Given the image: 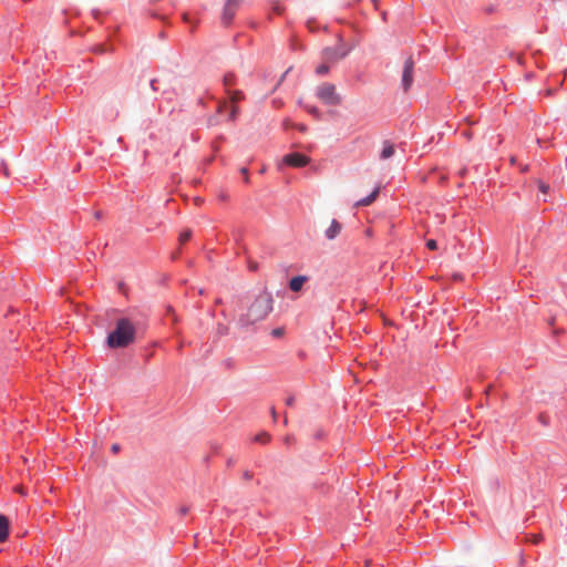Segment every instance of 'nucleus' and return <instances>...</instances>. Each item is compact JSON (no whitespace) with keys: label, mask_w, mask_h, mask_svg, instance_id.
Wrapping results in <instances>:
<instances>
[{"label":"nucleus","mask_w":567,"mask_h":567,"mask_svg":"<svg viewBox=\"0 0 567 567\" xmlns=\"http://www.w3.org/2000/svg\"><path fill=\"white\" fill-rule=\"evenodd\" d=\"M274 299L270 292L261 291L249 305L241 321L246 324H254L264 320L272 310Z\"/></svg>","instance_id":"obj_1"},{"label":"nucleus","mask_w":567,"mask_h":567,"mask_svg":"<svg viewBox=\"0 0 567 567\" xmlns=\"http://www.w3.org/2000/svg\"><path fill=\"white\" fill-rule=\"evenodd\" d=\"M136 329L126 318L117 320L114 331L107 336V346L112 349L125 348L134 342Z\"/></svg>","instance_id":"obj_2"},{"label":"nucleus","mask_w":567,"mask_h":567,"mask_svg":"<svg viewBox=\"0 0 567 567\" xmlns=\"http://www.w3.org/2000/svg\"><path fill=\"white\" fill-rule=\"evenodd\" d=\"M351 51V48L347 47L341 40L338 42V44L333 48H324L322 50V60L327 63L334 64L338 61L346 58L349 52Z\"/></svg>","instance_id":"obj_3"},{"label":"nucleus","mask_w":567,"mask_h":567,"mask_svg":"<svg viewBox=\"0 0 567 567\" xmlns=\"http://www.w3.org/2000/svg\"><path fill=\"white\" fill-rule=\"evenodd\" d=\"M318 99L328 105H338L341 102L340 95L336 91V86L331 83H322L317 89Z\"/></svg>","instance_id":"obj_4"},{"label":"nucleus","mask_w":567,"mask_h":567,"mask_svg":"<svg viewBox=\"0 0 567 567\" xmlns=\"http://www.w3.org/2000/svg\"><path fill=\"white\" fill-rule=\"evenodd\" d=\"M243 0H226L223 12H221V23L224 25H229L233 21L237 10L239 9Z\"/></svg>","instance_id":"obj_5"},{"label":"nucleus","mask_w":567,"mask_h":567,"mask_svg":"<svg viewBox=\"0 0 567 567\" xmlns=\"http://www.w3.org/2000/svg\"><path fill=\"white\" fill-rule=\"evenodd\" d=\"M413 70H414V62L412 58H408L403 65V72H402V87L406 92L412 83H413Z\"/></svg>","instance_id":"obj_6"},{"label":"nucleus","mask_w":567,"mask_h":567,"mask_svg":"<svg viewBox=\"0 0 567 567\" xmlns=\"http://www.w3.org/2000/svg\"><path fill=\"white\" fill-rule=\"evenodd\" d=\"M309 158L299 153H291L284 157V163L292 167H302L307 165Z\"/></svg>","instance_id":"obj_7"},{"label":"nucleus","mask_w":567,"mask_h":567,"mask_svg":"<svg viewBox=\"0 0 567 567\" xmlns=\"http://www.w3.org/2000/svg\"><path fill=\"white\" fill-rule=\"evenodd\" d=\"M229 94V99H230V102H231V110H230V114H229V118L231 121H234L237 116V113L239 111L238 106L236 105L238 102H240L241 100H244L245 95L241 91H230L228 92Z\"/></svg>","instance_id":"obj_8"},{"label":"nucleus","mask_w":567,"mask_h":567,"mask_svg":"<svg viewBox=\"0 0 567 567\" xmlns=\"http://www.w3.org/2000/svg\"><path fill=\"white\" fill-rule=\"evenodd\" d=\"M341 229H342L341 224L338 220L333 219L331 221V225L326 230V237L329 240H332L341 233Z\"/></svg>","instance_id":"obj_9"},{"label":"nucleus","mask_w":567,"mask_h":567,"mask_svg":"<svg viewBox=\"0 0 567 567\" xmlns=\"http://www.w3.org/2000/svg\"><path fill=\"white\" fill-rule=\"evenodd\" d=\"M9 536V519L4 515H0V543L8 539Z\"/></svg>","instance_id":"obj_10"},{"label":"nucleus","mask_w":567,"mask_h":567,"mask_svg":"<svg viewBox=\"0 0 567 567\" xmlns=\"http://www.w3.org/2000/svg\"><path fill=\"white\" fill-rule=\"evenodd\" d=\"M307 281V277L305 276H296L293 278L290 279L289 281V288L292 290V291H300L303 284Z\"/></svg>","instance_id":"obj_11"},{"label":"nucleus","mask_w":567,"mask_h":567,"mask_svg":"<svg viewBox=\"0 0 567 567\" xmlns=\"http://www.w3.org/2000/svg\"><path fill=\"white\" fill-rule=\"evenodd\" d=\"M378 194H379V188H375L369 196L358 200L355 203V206L359 207V206H369V205H371L375 200Z\"/></svg>","instance_id":"obj_12"},{"label":"nucleus","mask_w":567,"mask_h":567,"mask_svg":"<svg viewBox=\"0 0 567 567\" xmlns=\"http://www.w3.org/2000/svg\"><path fill=\"white\" fill-rule=\"evenodd\" d=\"M394 152H395V150H394L393 144L385 142L383 145V148L381 151L380 157L382 159H388L394 155Z\"/></svg>","instance_id":"obj_13"},{"label":"nucleus","mask_w":567,"mask_h":567,"mask_svg":"<svg viewBox=\"0 0 567 567\" xmlns=\"http://www.w3.org/2000/svg\"><path fill=\"white\" fill-rule=\"evenodd\" d=\"M329 64H330V63H327V62H324V61H323V63H322V64H320V65L316 69V73H317L318 75H326V74L329 72V69H330Z\"/></svg>","instance_id":"obj_14"},{"label":"nucleus","mask_w":567,"mask_h":567,"mask_svg":"<svg viewBox=\"0 0 567 567\" xmlns=\"http://www.w3.org/2000/svg\"><path fill=\"white\" fill-rule=\"evenodd\" d=\"M255 441L258 442V443H262V444H266L270 441V435L266 432L264 433H260L258 435L255 436Z\"/></svg>","instance_id":"obj_15"},{"label":"nucleus","mask_w":567,"mask_h":567,"mask_svg":"<svg viewBox=\"0 0 567 567\" xmlns=\"http://www.w3.org/2000/svg\"><path fill=\"white\" fill-rule=\"evenodd\" d=\"M192 236V233L190 230H185L183 231L181 235H179V241L183 244V243H186Z\"/></svg>","instance_id":"obj_16"},{"label":"nucleus","mask_w":567,"mask_h":567,"mask_svg":"<svg viewBox=\"0 0 567 567\" xmlns=\"http://www.w3.org/2000/svg\"><path fill=\"white\" fill-rule=\"evenodd\" d=\"M538 189L543 193V194H547L548 190H549V185L539 181L538 182Z\"/></svg>","instance_id":"obj_17"},{"label":"nucleus","mask_w":567,"mask_h":567,"mask_svg":"<svg viewBox=\"0 0 567 567\" xmlns=\"http://www.w3.org/2000/svg\"><path fill=\"white\" fill-rule=\"evenodd\" d=\"M426 247L431 250H435L437 248V244L434 239H429L426 241Z\"/></svg>","instance_id":"obj_18"},{"label":"nucleus","mask_w":567,"mask_h":567,"mask_svg":"<svg viewBox=\"0 0 567 567\" xmlns=\"http://www.w3.org/2000/svg\"><path fill=\"white\" fill-rule=\"evenodd\" d=\"M248 269L250 271H256L258 269V264L254 260H248Z\"/></svg>","instance_id":"obj_19"},{"label":"nucleus","mask_w":567,"mask_h":567,"mask_svg":"<svg viewBox=\"0 0 567 567\" xmlns=\"http://www.w3.org/2000/svg\"><path fill=\"white\" fill-rule=\"evenodd\" d=\"M306 109H307V111L309 113L313 114L315 116H319V110L317 107H315V106H307Z\"/></svg>","instance_id":"obj_20"},{"label":"nucleus","mask_w":567,"mask_h":567,"mask_svg":"<svg viewBox=\"0 0 567 567\" xmlns=\"http://www.w3.org/2000/svg\"><path fill=\"white\" fill-rule=\"evenodd\" d=\"M224 81H225L226 85H231L234 83V75H231V74L226 75Z\"/></svg>","instance_id":"obj_21"},{"label":"nucleus","mask_w":567,"mask_h":567,"mask_svg":"<svg viewBox=\"0 0 567 567\" xmlns=\"http://www.w3.org/2000/svg\"><path fill=\"white\" fill-rule=\"evenodd\" d=\"M540 540H542V535L540 534L533 535L532 538H530V542L534 543V544H538Z\"/></svg>","instance_id":"obj_22"},{"label":"nucleus","mask_w":567,"mask_h":567,"mask_svg":"<svg viewBox=\"0 0 567 567\" xmlns=\"http://www.w3.org/2000/svg\"><path fill=\"white\" fill-rule=\"evenodd\" d=\"M243 176H245V182L248 183L249 182V176H248V169L246 167H243L240 169Z\"/></svg>","instance_id":"obj_23"},{"label":"nucleus","mask_w":567,"mask_h":567,"mask_svg":"<svg viewBox=\"0 0 567 567\" xmlns=\"http://www.w3.org/2000/svg\"><path fill=\"white\" fill-rule=\"evenodd\" d=\"M284 333V330L281 328H277L272 330V336L280 337Z\"/></svg>","instance_id":"obj_24"},{"label":"nucleus","mask_w":567,"mask_h":567,"mask_svg":"<svg viewBox=\"0 0 567 567\" xmlns=\"http://www.w3.org/2000/svg\"><path fill=\"white\" fill-rule=\"evenodd\" d=\"M226 107H227V103H226V102H223V103H220V104L218 105L217 111H218L219 113H221V112H224V110H225Z\"/></svg>","instance_id":"obj_25"},{"label":"nucleus","mask_w":567,"mask_h":567,"mask_svg":"<svg viewBox=\"0 0 567 567\" xmlns=\"http://www.w3.org/2000/svg\"><path fill=\"white\" fill-rule=\"evenodd\" d=\"M111 450H112L113 453H117L120 451V445L118 444H113Z\"/></svg>","instance_id":"obj_26"},{"label":"nucleus","mask_w":567,"mask_h":567,"mask_svg":"<svg viewBox=\"0 0 567 567\" xmlns=\"http://www.w3.org/2000/svg\"><path fill=\"white\" fill-rule=\"evenodd\" d=\"M286 403L287 405H291L293 403V398H288Z\"/></svg>","instance_id":"obj_27"},{"label":"nucleus","mask_w":567,"mask_h":567,"mask_svg":"<svg viewBox=\"0 0 567 567\" xmlns=\"http://www.w3.org/2000/svg\"><path fill=\"white\" fill-rule=\"evenodd\" d=\"M187 512H188L187 507H182L181 508V514L185 515V514H187Z\"/></svg>","instance_id":"obj_28"},{"label":"nucleus","mask_w":567,"mask_h":567,"mask_svg":"<svg viewBox=\"0 0 567 567\" xmlns=\"http://www.w3.org/2000/svg\"><path fill=\"white\" fill-rule=\"evenodd\" d=\"M244 476H245L246 480H250L251 478V474L249 472H245Z\"/></svg>","instance_id":"obj_29"},{"label":"nucleus","mask_w":567,"mask_h":567,"mask_svg":"<svg viewBox=\"0 0 567 567\" xmlns=\"http://www.w3.org/2000/svg\"><path fill=\"white\" fill-rule=\"evenodd\" d=\"M291 441H292V437H291V436H287V437L285 439V442H286L287 444H290V442H291Z\"/></svg>","instance_id":"obj_30"},{"label":"nucleus","mask_w":567,"mask_h":567,"mask_svg":"<svg viewBox=\"0 0 567 567\" xmlns=\"http://www.w3.org/2000/svg\"><path fill=\"white\" fill-rule=\"evenodd\" d=\"M271 413H272V417H274V420H276V417H277V413H276L275 409H272V410H271Z\"/></svg>","instance_id":"obj_31"},{"label":"nucleus","mask_w":567,"mask_h":567,"mask_svg":"<svg viewBox=\"0 0 567 567\" xmlns=\"http://www.w3.org/2000/svg\"><path fill=\"white\" fill-rule=\"evenodd\" d=\"M298 127H299L300 131H305L306 130L305 125H299Z\"/></svg>","instance_id":"obj_32"},{"label":"nucleus","mask_w":567,"mask_h":567,"mask_svg":"<svg viewBox=\"0 0 567 567\" xmlns=\"http://www.w3.org/2000/svg\"><path fill=\"white\" fill-rule=\"evenodd\" d=\"M154 84H155V80H153V81L151 82V85H152V89H153V90H156V89H155V86H154Z\"/></svg>","instance_id":"obj_33"},{"label":"nucleus","mask_w":567,"mask_h":567,"mask_svg":"<svg viewBox=\"0 0 567 567\" xmlns=\"http://www.w3.org/2000/svg\"><path fill=\"white\" fill-rule=\"evenodd\" d=\"M95 217H96V218H100V217H101V214H100V213H96V214H95Z\"/></svg>","instance_id":"obj_34"}]
</instances>
